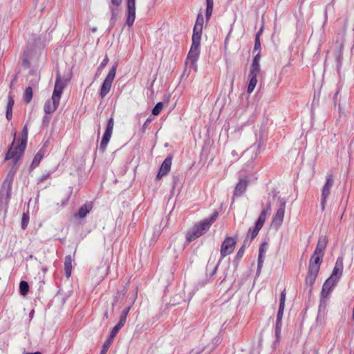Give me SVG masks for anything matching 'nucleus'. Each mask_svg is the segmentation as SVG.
I'll use <instances>...</instances> for the list:
<instances>
[{"mask_svg":"<svg viewBox=\"0 0 354 354\" xmlns=\"http://www.w3.org/2000/svg\"><path fill=\"white\" fill-rule=\"evenodd\" d=\"M218 216V212L217 211H214L209 218H205L195 224L186 234L187 241L190 243L205 234L212 223L216 221Z\"/></svg>","mask_w":354,"mask_h":354,"instance_id":"1","label":"nucleus"},{"mask_svg":"<svg viewBox=\"0 0 354 354\" xmlns=\"http://www.w3.org/2000/svg\"><path fill=\"white\" fill-rule=\"evenodd\" d=\"M323 257L324 255L322 254L313 252L310 259L308 274L306 277V283L310 287H313L315 283L323 261Z\"/></svg>","mask_w":354,"mask_h":354,"instance_id":"2","label":"nucleus"},{"mask_svg":"<svg viewBox=\"0 0 354 354\" xmlns=\"http://www.w3.org/2000/svg\"><path fill=\"white\" fill-rule=\"evenodd\" d=\"M17 171V168H12L8 176L3 181L0 189V205H8L11 198V190L13 180V176Z\"/></svg>","mask_w":354,"mask_h":354,"instance_id":"3","label":"nucleus"},{"mask_svg":"<svg viewBox=\"0 0 354 354\" xmlns=\"http://www.w3.org/2000/svg\"><path fill=\"white\" fill-rule=\"evenodd\" d=\"M16 138V132L14 133V140L12 143L11 147L9 148L7 153L6 154L5 159L6 160H12L14 165H15L18 160L22 157L24 151L26 149V146L24 147H21V144H19L17 147H13L15 140ZM14 169L16 168L15 166L12 167Z\"/></svg>","mask_w":354,"mask_h":354,"instance_id":"4","label":"nucleus"},{"mask_svg":"<svg viewBox=\"0 0 354 354\" xmlns=\"http://www.w3.org/2000/svg\"><path fill=\"white\" fill-rule=\"evenodd\" d=\"M200 45L201 43L192 41L185 62V64L188 65L189 68H193L195 71L197 70L196 62L200 55Z\"/></svg>","mask_w":354,"mask_h":354,"instance_id":"5","label":"nucleus"},{"mask_svg":"<svg viewBox=\"0 0 354 354\" xmlns=\"http://www.w3.org/2000/svg\"><path fill=\"white\" fill-rule=\"evenodd\" d=\"M118 64H115L110 69L108 75L104 80L100 91V96L101 99H104L109 93L113 81L115 77Z\"/></svg>","mask_w":354,"mask_h":354,"instance_id":"6","label":"nucleus"},{"mask_svg":"<svg viewBox=\"0 0 354 354\" xmlns=\"http://www.w3.org/2000/svg\"><path fill=\"white\" fill-rule=\"evenodd\" d=\"M114 126V120L113 117H111L107 122L105 131L103 134L102 140L99 146V150L101 153H104L106 151L107 145L110 141L112 136L113 129Z\"/></svg>","mask_w":354,"mask_h":354,"instance_id":"7","label":"nucleus"},{"mask_svg":"<svg viewBox=\"0 0 354 354\" xmlns=\"http://www.w3.org/2000/svg\"><path fill=\"white\" fill-rule=\"evenodd\" d=\"M333 176L332 174H328L326 176V181L322 189V198H321V207L322 210H324L325 204L326 202V199L330 194L331 188L333 185Z\"/></svg>","mask_w":354,"mask_h":354,"instance_id":"8","label":"nucleus"},{"mask_svg":"<svg viewBox=\"0 0 354 354\" xmlns=\"http://www.w3.org/2000/svg\"><path fill=\"white\" fill-rule=\"evenodd\" d=\"M236 244V239L227 236L225 239L221 246V256L223 259L233 252Z\"/></svg>","mask_w":354,"mask_h":354,"instance_id":"9","label":"nucleus"},{"mask_svg":"<svg viewBox=\"0 0 354 354\" xmlns=\"http://www.w3.org/2000/svg\"><path fill=\"white\" fill-rule=\"evenodd\" d=\"M278 201L279 203V207L272 218V223L277 226H280L283 221L286 200L283 198H279Z\"/></svg>","mask_w":354,"mask_h":354,"instance_id":"10","label":"nucleus"},{"mask_svg":"<svg viewBox=\"0 0 354 354\" xmlns=\"http://www.w3.org/2000/svg\"><path fill=\"white\" fill-rule=\"evenodd\" d=\"M136 19V0H127L126 25L131 27Z\"/></svg>","mask_w":354,"mask_h":354,"instance_id":"11","label":"nucleus"},{"mask_svg":"<svg viewBox=\"0 0 354 354\" xmlns=\"http://www.w3.org/2000/svg\"><path fill=\"white\" fill-rule=\"evenodd\" d=\"M66 85H67L66 80H62L60 73L59 72H57L56 74V79H55L53 96L60 99L62 92H63V90L66 86Z\"/></svg>","mask_w":354,"mask_h":354,"instance_id":"12","label":"nucleus"},{"mask_svg":"<svg viewBox=\"0 0 354 354\" xmlns=\"http://www.w3.org/2000/svg\"><path fill=\"white\" fill-rule=\"evenodd\" d=\"M66 85H67L66 80H62L60 73L59 72H57L56 74V79H55L53 96L60 99L62 92H63V90L66 86Z\"/></svg>","mask_w":354,"mask_h":354,"instance_id":"13","label":"nucleus"},{"mask_svg":"<svg viewBox=\"0 0 354 354\" xmlns=\"http://www.w3.org/2000/svg\"><path fill=\"white\" fill-rule=\"evenodd\" d=\"M60 99L52 95L50 100H47L44 106V111L46 114H51L55 111L59 104Z\"/></svg>","mask_w":354,"mask_h":354,"instance_id":"14","label":"nucleus"},{"mask_svg":"<svg viewBox=\"0 0 354 354\" xmlns=\"http://www.w3.org/2000/svg\"><path fill=\"white\" fill-rule=\"evenodd\" d=\"M343 272V259L342 257H339L335 263V266L333 268L332 274L329 277L333 280V281H338L339 278L341 277Z\"/></svg>","mask_w":354,"mask_h":354,"instance_id":"15","label":"nucleus"},{"mask_svg":"<svg viewBox=\"0 0 354 354\" xmlns=\"http://www.w3.org/2000/svg\"><path fill=\"white\" fill-rule=\"evenodd\" d=\"M172 162L171 156H168L162 163L159 171L157 174V179H160L162 176L167 175L171 169Z\"/></svg>","mask_w":354,"mask_h":354,"instance_id":"16","label":"nucleus"},{"mask_svg":"<svg viewBox=\"0 0 354 354\" xmlns=\"http://www.w3.org/2000/svg\"><path fill=\"white\" fill-rule=\"evenodd\" d=\"M337 283V281H333L331 279H327L322 286L321 296L328 297L333 287Z\"/></svg>","mask_w":354,"mask_h":354,"instance_id":"17","label":"nucleus"},{"mask_svg":"<svg viewBox=\"0 0 354 354\" xmlns=\"http://www.w3.org/2000/svg\"><path fill=\"white\" fill-rule=\"evenodd\" d=\"M327 244L328 239L326 236L319 237L314 252L324 255V252Z\"/></svg>","mask_w":354,"mask_h":354,"instance_id":"18","label":"nucleus"},{"mask_svg":"<svg viewBox=\"0 0 354 354\" xmlns=\"http://www.w3.org/2000/svg\"><path fill=\"white\" fill-rule=\"evenodd\" d=\"M45 153H46V149L44 147L41 148L38 151V152L35 156V157L32 161V163L30 165V169L31 170L34 169L35 168H36L37 167L39 166L41 160L44 157Z\"/></svg>","mask_w":354,"mask_h":354,"instance_id":"19","label":"nucleus"},{"mask_svg":"<svg viewBox=\"0 0 354 354\" xmlns=\"http://www.w3.org/2000/svg\"><path fill=\"white\" fill-rule=\"evenodd\" d=\"M248 185V181L245 179H241L239 183L236 184L234 190V196H241L244 192L246 190Z\"/></svg>","mask_w":354,"mask_h":354,"instance_id":"20","label":"nucleus"},{"mask_svg":"<svg viewBox=\"0 0 354 354\" xmlns=\"http://www.w3.org/2000/svg\"><path fill=\"white\" fill-rule=\"evenodd\" d=\"M270 210H271V203L269 202L267 204L266 208L262 209V211L261 212V214L255 223L263 227L266 222V218H267V214H268V212H270Z\"/></svg>","mask_w":354,"mask_h":354,"instance_id":"21","label":"nucleus"},{"mask_svg":"<svg viewBox=\"0 0 354 354\" xmlns=\"http://www.w3.org/2000/svg\"><path fill=\"white\" fill-rule=\"evenodd\" d=\"M15 104L13 95L10 93L8 97V103L6 106V119L10 121L12 118V107Z\"/></svg>","mask_w":354,"mask_h":354,"instance_id":"22","label":"nucleus"},{"mask_svg":"<svg viewBox=\"0 0 354 354\" xmlns=\"http://www.w3.org/2000/svg\"><path fill=\"white\" fill-rule=\"evenodd\" d=\"M93 208L92 202H86L82 205L78 210V216L81 218H84L90 212Z\"/></svg>","mask_w":354,"mask_h":354,"instance_id":"23","label":"nucleus"},{"mask_svg":"<svg viewBox=\"0 0 354 354\" xmlns=\"http://www.w3.org/2000/svg\"><path fill=\"white\" fill-rule=\"evenodd\" d=\"M72 257L71 255H67L64 259V270L65 274L67 278L70 277L72 271Z\"/></svg>","mask_w":354,"mask_h":354,"instance_id":"24","label":"nucleus"},{"mask_svg":"<svg viewBox=\"0 0 354 354\" xmlns=\"http://www.w3.org/2000/svg\"><path fill=\"white\" fill-rule=\"evenodd\" d=\"M203 27L194 25L192 40L193 42L201 43Z\"/></svg>","mask_w":354,"mask_h":354,"instance_id":"25","label":"nucleus"},{"mask_svg":"<svg viewBox=\"0 0 354 354\" xmlns=\"http://www.w3.org/2000/svg\"><path fill=\"white\" fill-rule=\"evenodd\" d=\"M247 242H248V239H246L244 241L243 245L238 250V252L235 256L234 260V263H236L237 265L239 263V262L240 261V260L241 259V258L243 257L244 252H245V248L247 246Z\"/></svg>","mask_w":354,"mask_h":354,"instance_id":"26","label":"nucleus"},{"mask_svg":"<svg viewBox=\"0 0 354 354\" xmlns=\"http://www.w3.org/2000/svg\"><path fill=\"white\" fill-rule=\"evenodd\" d=\"M206 1V11L205 18L206 21L208 22L211 18L213 12L214 0H205Z\"/></svg>","mask_w":354,"mask_h":354,"instance_id":"27","label":"nucleus"},{"mask_svg":"<svg viewBox=\"0 0 354 354\" xmlns=\"http://www.w3.org/2000/svg\"><path fill=\"white\" fill-rule=\"evenodd\" d=\"M109 6V9L111 12V17L110 19V28H113L115 25L116 22V16H117V7L115 5L113 4Z\"/></svg>","mask_w":354,"mask_h":354,"instance_id":"28","label":"nucleus"},{"mask_svg":"<svg viewBox=\"0 0 354 354\" xmlns=\"http://www.w3.org/2000/svg\"><path fill=\"white\" fill-rule=\"evenodd\" d=\"M32 99V86H28L24 93L23 100L26 104H29Z\"/></svg>","mask_w":354,"mask_h":354,"instance_id":"29","label":"nucleus"},{"mask_svg":"<svg viewBox=\"0 0 354 354\" xmlns=\"http://www.w3.org/2000/svg\"><path fill=\"white\" fill-rule=\"evenodd\" d=\"M124 323L119 321L118 323L111 330L109 337L114 339L120 330L124 326Z\"/></svg>","mask_w":354,"mask_h":354,"instance_id":"30","label":"nucleus"},{"mask_svg":"<svg viewBox=\"0 0 354 354\" xmlns=\"http://www.w3.org/2000/svg\"><path fill=\"white\" fill-rule=\"evenodd\" d=\"M263 227L255 223L254 228H250L248 232V237L250 236L251 240H253L259 234V231Z\"/></svg>","mask_w":354,"mask_h":354,"instance_id":"31","label":"nucleus"},{"mask_svg":"<svg viewBox=\"0 0 354 354\" xmlns=\"http://www.w3.org/2000/svg\"><path fill=\"white\" fill-rule=\"evenodd\" d=\"M29 291V285L25 281H21L19 283V292L22 296H26Z\"/></svg>","mask_w":354,"mask_h":354,"instance_id":"32","label":"nucleus"},{"mask_svg":"<svg viewBox=\"0 0 354 354\" xmlns=\"http://www.w3.org/2000/svg\"><path fill=\"white\" fill-rule=\"evenodd\" d=\"M263 32V27L257 32L255 35V41L254 46V51L260 50H261V41H260V36Z\"/></svg>","mask_w":354,"mask_h":354,"instance_id":"33","label":"nucleus"},{"mask_svg":"<svg viewBox=\"0 0 354 354\" xmlns=\"http://www.w3.org/2000/svg\"><path fill=\"white\" fill-rule=\"evenodd\" d=\"M28 141V127L27 125H25L21 131V138L20 144H21V147H26Z\"/></svg>","mask_w":354,"mask_h":354,"instance_id":"34","label":"nucleus"},{"mask_svg":"<svg viewBox=\"0 0 354 354\" xmlns=\"http://www.w3.org/2000/svg\"><path fill=\"white\" fill-rule=\"evenodd\" d=\"M113 342V339L109 337L108 339L103 344L100 354H106L110 346L112 344Z\"/></svg>","mask_w":354,"mask_h":354,"instance_id":"35","label":"nucleus"},{"mask_svg":"<svg viewBox=\"0 0 354 354\" xmlns=\"http://www.w3.org/2000/svg\"><path fill=\"white\" fill-rule=\"evenodd\" d=\"M249 78H250V82H249V84L248 86L247 92L250 94L253 92V91L257 85V80L254 76H253V77H249Z\"/></svg>","mask_w":354,"mask_h":354,"instance_id":"36","label":"nucleus"},{"mask_svg":"<svg viewBox=\"0 0 354 354\" xmlns=\"http://www.w3.org/2000/svg\"><path fill=\"white\" fill-rule=\"evenodd\" d=\"M260 57H261V55H260V53L259 52L254 56L253 60H252V63L251 64V66L252 68H254V69H259L261 71V67H260V64H259V62H260Z\"/></svg>","mask_w":354,"mask_h":354,"instance_id":"37","label":"nucleus"},{"mask_svg":"<svg viewBox=\"0 0 354 354\" xmlns=\"http://www.w3.org/2000/svg\"><path fill=\"white\" fill-rule=\"evenodd\" d=\"M282 327V322L279 321H276L275 324V336L277 342H279L281 338V330Z\"/></svg>","mask_w":354,"mask_h":354,"instance_id":"38","label":"nucleus"},{"mask_svg":"<svg viewBox=\"0 0 354 354\" xmlns=\"http://www.w3.org/2000/svg\"><path fill=\"white\" fill-rule=\"evenodd\" d=\"M131 306H129L127 308H125L122 312V314L120 317V322H123V323H126V321H127V315L131 310Z\"/></svg>","mask_w":354,"mask_h":354,"instance_id":"39","label":"nucleus"},{"mask_svg":"<svg viewBox=\"0 0 354 354\" xmlns=\"http://www.w3.org/2000/svg\"><path fill=\"white\" fill-rule=\"evenodd\" d=\"M109 59L107 57V55L105 56L104 59L102 60V62L100 63V66H98L97 69V73H96V76L98 75V74H100L102 71L106 67V66L107 65L108 62H109Z\"/></svg>","mask_w":354,"mask_h":354,"instance_id":"40","label":"nucleus"},{"mask_svg":"<svg viewBox=\"0 0 354 354\" xmlns=\"http://www.w3.org/2000/svg\"><path fill=\"white\" fill-rule=\"evenodd\" d=\"M327 297L321 296L320 302L319 305V313H321L322 311L324 312L326 310L327 306Z\"/></svg>","mask_w":354,"mask_h":354,"instance_id":"41","label":"nucleus"},{"mask_svg":"<svg viewBox=\"0 0 354 354\" xmlns=\"http://www.w3.org/2000/svg\"><path fill=\"white\" fill-rule=\"evenodd\" d=\"M163 108V103L160 102H158L152 109V114L153 115H158L161 112Z\"/></svg>","mask_w":354,"mask_h":354,"instance_id":"42","label":"nucleus"},{"mask_svg":"<svg viewBox=\"0 0 354 354\" xmlns=\"http://www.w3.org/2000/svg\"><path fill=\"white\" fill-rule=\"evenodd\" d=\"M264 258H265V255L259 254L257 274H259L261 272V268L263 267V263L264 261Z\"/></svg>","mask_w":354,"mask_h":354,"instance_id":"43","label":"nucleus"},{"mask_svg":"<svg viewBox=\"0 0 354 354\" xmlns=\"http://www.w3.org/2000/svg\"><path fill=\"white\" fill-rule=\"evenodd\" d=\"M29 222V216L27 214H24L21 218V227L23 230H25Z\"/></svg>","mask_w":354,"mask_h":354,"instance_id":"44","label":"nucleus"},{"mask_svg":"<svg viewBox=\"0 0 354 354\" xmlns=\"http://www.w3.org/2000/svg\"><path fill=\"white\" fill-rule=\"evenodd\" d=\"M39 81V77L37 75H34L33 78L30 80L28 86H32V88H35L38 85Z\"/></svg>","mask_w":354,"mask_h":354,"instance_id":"45","label":"nucleus"},{"mask_svg":"<svg viewBox=\"0 0 354 354\" xmlns=\"http://www.w3.org/2000/svg\"><path fill=\"white\" fill-rule=\"evenodd\" d=\"M204 18L201 12H200L196 17L195 25L198 26H203Z\"/></svg>","mask_w":354,"mask_h":354,"instance_id":"46","label":"nucleus"},{"mask_svg":"<svg viewBox=\"0 0 354 354\" xmlns=\"http://www.w3.org/2000/svg\"><path fill=\"white\" fill-rule=\"evenodd\" d=\"M127 291H122V292H119L118 291L116 295L114 297V301L113 303V306L115 304V303H117L118 301L122 300L124 297V296L125 295Z\"/></svg>","mask_w":354,"mask_h":354,"instance_id":"47","label":"nucleus"},{"mask_svg":"<svg viewBox=\"0 0 354 354\" xmlns=\"http://www.w3.org/2000/svg\"><path fill=\"white\" fill-rule=\"evenodd\" d=\"M268 244L266 242L262 243L259 248V254L265 255L266 250H268Z\"/></svg>","mask_w":354,"mask_h":354,"instance_id":"48","label":"nucleus"},{"mask_svg":"<svg viewBox=\"0 0 354 354\" xmlns=\"http://www.w3.org/2000/svg\"><path fill=\"white\" fill-rule=\"evenodd\" d=\"M286 289L281 291L280 295V301H279V306L285 307V301H286Z\"/></svg>","mask_w":354,"mask_h":354,"instance_id":"49","label":"nucleus"},{"mask_svg":"<svg viewBox=\"0 0 354 354\" xmlns=\"http://www.w3.org/2000/svg\"><path fill=\"white\" fill-rule=\"evenodd\" d=\"M50 175H51V172H47V173L44 174L42 176H41L40 178H39L37 179V183L39 184V183H41L42 182L45 181L46 180H47L48 178H49L50 177Z\"/></svg>","mask_w":354,"mask_h":354,"instance_id":"50","label":"nucleus"},{"mask_svg":"<svg viewBox=\"0 0 354 354\" xmlns=\"http://www.w3.org/2000/svg\"><path fill=\"white\" fill-rule=\"evenodd\" d=\"M284 308L285 307H283V306H279V310H278V312H277V320L276 321L281 322L282 317H283V315Z\"/></svg>","mask_w":354,"mask_h":354,"instance_id":"51","label":"nucleus"},{"mask_svg":"<svg viewBox=\"0 0 354 354\" xmlns=\"http://www.w3.org/2000/svg\"><path fill=\"white\" fill-rule=\"evenodd\" d=\"M259 73H260V70L257 69V68L254 69V68L250 67L249 77H253V76H254V77L257 78V76Z\"/></svg>","mask_w":354,"mask_h":354,"instance_id":"52","label":"nucleus"},{"mask_svg":"<svg viewBox=\"0 0 354 354\" xmlns=\"http://www.w3.org/2000/svg\"><path fill=\"white\" fill-rule=\"evenodd\" d=\"M153 118H151V117H149L146 121L145 122V123L143 124L142 127V133H145V131H146V129L147 127V126L151 122Z\"/></svg>","mask_w":354,"mask_h":354,"instance_id":"53","label":"nucleus"},{"mask_svg":"<svg viewBox=\"0 0 354 354\" xmlns=\"http://www.w3.org/2000/svg\"><path fill=\"white\" fill-rule=\"evenodd\" d=\"M50 118L48 115H44L42 119V125L44 127H48L50 122Z\"/></svg>","mask_w":354,"mask_h":354,"instance_id":"54","label":"nucleus"},{"mask_svg":"<svg viewBox=\"0 0 354 354\" xmlns=\"http://www.w3.org/2000/svg\"><path fill=\"white\" fill-rule=\"evenodd\" d=\"M172 180H173V187H176L178 186V183H179V177L178 176H174L172 177Z\"/></svg>","mask_w":354,"mask_h":354,"instance_id":"55","label":"nucleus"},{"mask_svg":"<svg viewBox=\"0 0 354 354\" xmlns=\"http://www.w3.org/2000/svg\"><path fill=\"white\" fill-rule=\"evenodd\" d=\"M17 80H18V76H17V75H15L13 77V78H12V80H11V82H10V88L11 89L13 88L14 84L17 82Z\"/></svg>","mask_w":354,"mask_h":354,"instance_id":"56","label":"nucleus"},{"mask_svg":"<svg viewBox=\"0 0 354 354\" xmlns=\"http://www.w3.org/2000/svg\"><path fill=\"white\" fill-rule=\"evenodd\" d=\"M231 155L236 159V160H238L239 159V154L237 153V151L236 150H232V152H231Z\"/></svg>","mask_w":354,"mask_h":354,"instance_id":"57","label":"nucleus"},{"mask_svg":"<svg viewBox=\"0 0 354 354\" xmlns=\"http://www.w3.org/2000/svg\"><path fill=\"white\" fill-rule=\"evenodd\" d=\"M111 3L116 6H119L122 3V0H111Z\"/></svg>","mask_w":354,"mask_h":354,"instance_id":"58","label":"nucleus"},{"mask_svg":"<svg viewBox=\"0 0 354 354\" xmlns=\"http://www.w3.org/2000/svg\"><path fill=\"white\" fill-rule=\"evenodd\" d=\"M23 64L28 68L30 67V63L27 58L23 59Z\"/></svg>","mask_w":354,"mask_h":354,"instance_id":"59","label":"nucleus"},{"mask_svg":"<svg viewBox=\"0 0 354 354\" xmlns=\"http://www.w3.org/2000/svg\"><path fill=\"white\" fill-rule=\"evenodd\" d=\"M24 354H42L39 351L34 352V353H25Z\"/></svg>","mask_w":354,"mask_h":354,"instance_id":"60","label":"nucleus"},{"mask_svg":"<svg viewBox=\"0 0 354 354\" xmlns=\"http://www.w3.org/2000/svg\"><path fill=\"white\" fill-rule=\"evenodd\" d=\"M104 318H106V319H107V318H108V313H107V312H106V313H104Z\"/></svg>","mask_w":354,"mask_h":354,"instance_id":"61","label":"nucleus"},{"mask_svg":"<svg viewBox=\"0 0 354 354\" xmlns=\"http://www.w3.org/2000/svg\"><path fill=\"white\" fill-rule=\"evenodd\" d=\"M352 319L354 320V307H353V309Z\"/></svg>","mask_w":354,"mask_h":354,"instance_id":"62","label":"nucleus"},{"mask_svg":"<svg viewBox=\"0 0 354 354\" xmlns=\"http://www.w3.org/2000/svg\"><path fill=\"white\" fill-rule=\"evenodd\" d=\"M34 314V310H32L30 313V317H32Z\"/></svg>","mask_w":354,"mask_h":354,"instance_id":"63","label":"nucleus"},{"mask_svg":"<svg viewBox=\"0 0 354 354\" xmlns=\"http://www.w3.org/2000/svg\"><path fill=\"white\" fill-rule=\"evenodd\" d=\"M313 354H318V351L317 350H315L313 353Z\"/></svg>","mask_w":354,"mask_h":354,"instance_id":"64","label":"nucleus"}]
</instances>
